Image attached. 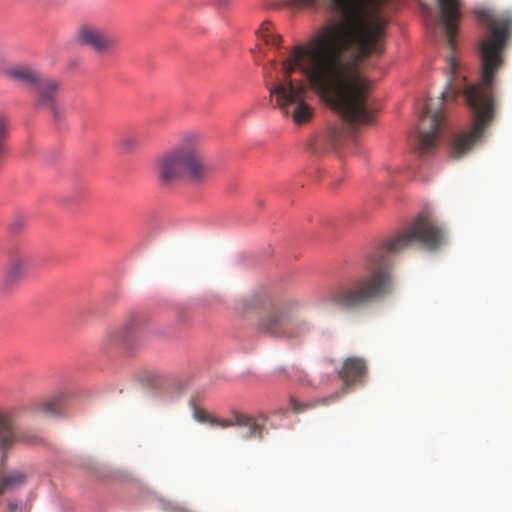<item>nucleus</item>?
Segmentation results:
<instances>
[{
  "mask_svg": "<svg viewBox=\"0 0 512 512\" xmlns=\"http://www.w3.org/2000/svg\"><path fill=\"white\" fill-rule=\"evenodd\" d=\"M147 327V319L141 314L127 316L123 325L106 332L103 340L107 344H117L141 336Z\"/></svg>",
  "mask_w": 512,
  "mask_h": 512,
  "instance_id": "6e6552de",
  "label": "nucleus"
},
{
  "mask_svg": "<svg viewBox=\"0 0 512 512\" xmlns=\"http://www.w3.org/2000/svg\"><path fill=\"white\" fill-rule=\"evenodd\" d=\"M262 305V301L259 297H252L242 302V311L248 312L258 309Z\"/></svg>",
  "mask_w": 512,
  "mask_h": 512,
  "instance_id": "aec40b11",
  "label": "nucleus"
},
{
  "mask_svg": "<svg viewBox=\"0 0 512 512\" xmlns=\"http://www.w3.org/2000/svg\"><path fill=\"white\" fill-rule=\"evenodd\" d=\"M15 432L10 418H0V445L7 447L13 443Z\"/></svg>",
  "mask_w": 512,
  "mask_h": 512,
  "instance_id": "6ab92c4d",
  "label": "nucleus"
},
{
  "mask_svg": "<svg viewBox=\"0 0 512 512\" xmlns=\"http://www.w3.org/2000/svg\"><path fill=\"white\" fill-rule=\"evenodd\" d=\"M334 399V396H330L329 398H322V399H316V400H308V401H299L296 398L291 397L289 400V406L291 412L295 414H301L306 413L310 409L320 406V405H326L331 400Z\"/></svg>",
  "mask_w": 512,
  "mask_h": 512,
  "instance_id": "2eb2a0df",
  "label": "nucleus"
},
{
  "mask_svg": "<svg viewBox=\"0 0 512 512\" xmlns=\"http://www.w3.org/2000/svg\"><path fill=\"white\" fill-rule=\"evenodd\" d=\"M367 372L366 363L357 357L347 358L339 372L340 378L346 385L362 382Z\"/></svg>",
  "mask_w": 512,
  "mask_h": 512,
  "instance_id": "f8f14e48",
  "label": "nucleus"
},
{
  "mask_svg": "<svg viewBox=\"0 0 512 512\" xmlns=\"http://www.w3.org/2000/svg\"><path fill=\"white\" fill-rule=\"evenodd\" d=\"M26 480V474L21 471H13L0 478V495L12 491L22 485Z\"/></svg>",
  "mask_w": 512,
  "mask_h": 512,
  "instance_id": "dca6fc26",
  "label": "nucleus"
},
{
  "mask_svg": "<svg viewBox=\"0 0 512 512\" xmlns=\"http://www.w3.org/2000/svg\"><path fill=\"white\" fill-rule=\"evenodd\" d=\"M77 40L98 53H109L117 46V40L111 34L95 26H83L77 32Z\"/></svg>",
  "mask_w": 512,
  "mask_h": 512,
  "instance_id": "1a4fd4ad",
  "label": "nucleus"
},
{
  "mask_svg": "<svg viewBox=\"0 0 512 512\" xmlns=\"http://www.w3.org/2000/svg\"><path fill=\"white\" fill-rule=\"evenodd\" d=\"M475 15L479 22L487 26V34L479 42L481 80L471 86L464 82L456 85L458 62L454 55H450V79L447 88L438 99L426 100L420 117L415 149L421 157L433 153L438 146L444 121L445 97L456 98L463 94L472 114L471 128L454 134L451 139L449 154L454 159L463 157L473 148L496 116L497 104L493 96V85L497 72L504 65L503 52L512 28V17L506 13L495 14L489 9L476 10Z\"/></svg>",
  "mask_w": 512,
  "mask_h": 512,
  "instance_id": "f03ea898",
  "label": "nucleus"
},
{
  "mask_svg": "<svg viewBox=\"0 0 512 512\" xmlns=\"http://www.w3.org/2000/svg\"><path fill=\"white\" fill-rule=\"evenodd\" d=\"M201 423H205L210 427H229V426H237L240 428H244L245 432H243V436H253L256 435L260 426L256 423V418H231L230 420L221 419V418H197Z\"/></svg>",
  "mask_w": 512,
  "mask_h": 512,
  "instance_id": "9b49d317",
  "label": "nucleus"
},
{
  "mask_svg": "<svg viewBox=\"0 0 512 512\" xmlns=\"http://www.w3.org/2000/svg\"><path fill=\"white\" fill-rule=\"evenodd\" d=\"M21 506L18 502L14 500H8L6 504V508L3 512H20Z\"/></svg>",
  "mask_w": 512,
  "mask_h": 512,
  "instance_id": "412c9836",
  "label": "nucleus"
},
{
  "mask_svg": "<svg viewBox=\"0 0 512 512\" xmlns=\"http://www.w3.org/2000/svg\"><path fill=\"white\" fill-rule=\"evenodd\" d=\"M302 303L290 300L283 307L263 314L257 323L260 333L274 338L299 339L308 334L312 328L307 318L295 315Z\"/></svg>",
  "mask_w": 512,
  "mask_h": 512,
  "instance_id": "39448f33",
  "label": "nucleus"
},
{
  "mask_svg": "<svg viewBox=\"0 0 512 512\" xmlns=\"http://www.w3.org/2000/svg\"><path fill=\"white\" fill-rule=\"evenodd\" d=\"M202 143L200 132H185L177 146L157 158L156 174L162 186H171L178 181L200 186L208 181L212 166L200 150Z\"/></svg>",
  "mask_w": 512,
  "mask_h": 512,
  "instance_id": "20e7f679",
  "label": "nucleus"
},
{
  "mask_svg": "<svg viewBox=\"0 0 512 512\" xmlns=\"http://www.w3.org/2000/svg\"><path fill=\"white\" fill-rule=\"evenodd\" d=\"M257 49H258V56L256 57V62L260 63L261 55L262 54L264 55V51H263L261 45H257Z\"/></svg>",
  "mask_w": 512,
  "mask_h": 512,
  "instance_id": "4be33fe9",
  "label": "nucleus"
},
{
  "mask_svg": "<svg viewBox=\"0 0 512 512\" xmlns=\"http://www.w3.org/2000/svg\"><path fill=\"white\" fill-rule=\"evenodd\" d=\"M69 401V392L65 389H59L49 395L32 400L30 410L34 413L60 415L67 411Z\"/></svg>",
  "mask_w": 512,
  "mask_h": 512,
  "instance_id": "9d476101",
  "label": "nucleus"
},
{
  "mask_svg": "<svg viewBox=\"0 0 512 512\" xmlns=\"http://www.w3.org/2000/svg\"><path fill=\"white\" fill-rule=\"evenodd\" d=\"M39 267V258L37 253L28 246H19L15 248L6 265L3 276V288L11 290L23 278L36 271Z\"/></svg>",
  "mask_w": 512,
  "mask_h": 512,
  "instance_id": "423d86ee",
  "label": "nucleus"
},
{
  "mask_svg": "<svg viewBox=\"0 0 512 512\" xmlns=\"http://www.w3.org/2000/svg\"><path fill=\"white\" fill-rule=\"evenodd\" d=\"M400 0H282L280 7L298 12L323 9L337 19L321 25L306 42L294 45L281 62V79L267 86L275 107L298 124L312 119L313 108L306 101L307 87L292 79L299 71L310 88L344 120L370 124L369 82L361 70L368 58L385 50L389 13ZM440 19L449 48L461 19L460 0H437Z\"/></svg>",
  "mask_w": 512,
  "mask_h": 512,
  "instance_id": "f257e3e1",
  "label": "nucleus"
},
{
  "mask_svg": "<svg viewBox=\"0 0 512 512\" xmlns=\"http://www.w3.org/2000/svg\"><path fill=\"white\" fill-rule=\"evenodd\" d=\"M35 89L37 91L36 106L47 109L55 119L61 118L64 111L58 101L60 82L43 76Z\"/></svg>",
  "mask_w": 512,
  "mask_h": 512,
  "instance_id": "0eeeda50",
  "label": "nucleus"
},
{
  "mask_svg": "<svg viewBox=\"0 0 512 512\" xmlns=\"http://www.w3.org/2000/svg\"><path fill=\"white\" fill-rule=\"evenodd\" d=\"M0 416H3L1 411H0Z\"/></svg>",
  "mask_w": 512,
  "mask_h": 512,
  "instance_id": "b1692460",
  "label": "nucleus"
},
{
  "mask_svg": "<svg viewBox=\"0 0 512 512\" xmlns=\"http://www.w3.org/2000/svg\"><path fill=\"white\" fill-rule=\"evenodd\" d=\"M445 242L444 232L427 213L419 214L401 233L387 240L369 255L365 268L367 276L331 289L317 299L323 309L357 310L389 294L393 287L392 255L413 244L436 250Z\"/></svg>",
  "mask_w": 512,
  "mask_h": 512,
  "instance_id": "7ed1b4c3",
  "label": "nucleus"
},
{
  "mask_svg": "<svg viewBox=\"0 0 512 512\" xmlns=\"http://www.w3.org/2000/svg\"><path fill=\"white\" fill-rule=\"evenodd\" d=\"M6 74L11 79L32 87H35L43 77V75L35 69L23 65L8 68Z\"/></svg>",
  "mask_w": 512,
  "mask_h": 512,
  "instance_id": "ddd939ff",
  "label": "nucleus"
},
{
  "mask_svg": "<svg viewBox=\"0 0 512 512\" xmlns=\"http://www.w3.org/2000/svg\"><path fill=\"white\" fill-rule=\"evenodd\" d=\"M146 141L145 134L141 131H134L124 135L119 142L122 150L133 152L140 148Z\"/></svg>",
  "mask_w": 512,
  "mask_h": 512,
  "instance_id": "f3484780",
  "label": "nucleus"
},
{
  "mask_svg": "<svg viewBox=\"0 0 512 512\" xmlns=\"http://www.w3.org/2000/svg\"><path fill=\"white\" fill-rule=\"evenodd\" d=\"M271 64H272V66H275V65H276V60H275V59H273V60L271 61Z\"/></svg>",
  "mask_w": 512,
  "mask_h": 512,
  "instance_id": "5701e85b",
  "label": "nucleus"
},
{
  "mask_svg": "<svg viewBox=\"0 0 512 512\" xmlns=\"http://www.w3.org/2000/svg\"><path fill=\"white\" fill-rule=\"evenodd\" d=\"M188 405L192 416H215V411L211 409L202 396H192Z\"/></svg>",
  "mask_w": 512,
  "mask_h": 512,
  "instance_id": "a211bd4d",
  "label": "nucleus"
},
{
  "mask_svg": "<svg viewBox=\"0 0 512 512\" xmlns=\"http://www.w3.org/2000/svg\"><path fill=\"white\" fill-rule=\"evenodd\" d=\"M257 38L266 46L279 50L281 48L283 37L278 33L274 25L269 21H264L257 31Z\"/></svg>",
  "mask_w": 512,
  "mask_h": 512,
  "instance_id": "4468645a",
  "label": "nucleus"
}]
</instances>
